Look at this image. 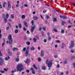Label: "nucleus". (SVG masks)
Instances as JSON below:
<instances>
[{"label": "nucleus", "mask_w": 75, "mask_h": 75, "mask_svg": "<svg viewBox=\"0 0 75 75\" xmlns=\"http://www.w3.org/2000/svg\"><path fill=\"white\" fill-rule=\"evenodd\" d=\"M51 62H52V60L50 61L48 59H47L46 61V64H48V67L49 68H51V65H52Z\"/></svg>", "instance_id": "1"}, {"label": "nucleus", "mask_w": 75, "mask_h": 75, "mask_svg": "<svg viewBox=\"0 0 75 75\" xmlns=\"http://www.w3.org/2000/svg\"><path fill=\"white\" fill-rule=\"evenodd\" d=\"M17 70L19 71H21L23 70V65L21 64H19L18 65L17 67Z\"/></svg>", "instance_id": "2"}, {"label": "nucleus", "mask_w": 75, "mask_h": 75, "mask_svg": "<svg viewBox=\"0 0 75 75\" xmlns=\"http://www.w3.org/2000/svg\"><path fill=\"white\" fill-rule=\"evenodd\" d=\"M32 24L31 29V33H33L34 32V28H35V25H34V21L32 20L31 22Z\"/></svg>", "instance_id": "3"}, {"label": "nucleus", "mask_w": 75, "mask_h": 75, "mask_svg": "<svg viewBox=\"0 0 75 75\" xmlns=\"http://www.w3.org/2000/svg\"><path fill=\"white\" fill-rule=\"evenodd\" d=\"M11 35H9V45H11L13 43V39L11 38Z\"/></svg>", "instance_id": "4"}, {"label": "nucleus", "mask_w": 75, "mask_h": 75, "mask_svg": "<svg viewBox=\"0 0 75 75\" xmlns=\"http://www.w3.org/2000/svg\"><path fill=\"white\" fill-rule=\"evenodd\" d=\"M74 42L73 41H71V45L69 47V48H72L74 47Z\"/></svg>", "instance_id": "5"}, {"label": "nucleus", "mask_w": 75, "mask_h": 75, "mask_svg": "<svg viewBox=\"0 0 75 75\" xmlns=\"http://www.w3.org/2000/svg\"><path fill=\"white\" fill-rule=\"evenodd\" d=\"M3 61H4V60L3 58H0V65H2L3 64Z\"/></svg>", "instance_id": "6"}, {"label": "nucleus", "mask_w": 75, "mask_h": 75, "mask_svg": "<svg viewBox=\"0 0 75 75\" xmlns=\"http://www.w3.org/2000/svg\"><path fill=\"white\" fill-rule=\"evenodd\" d=\"M3 18L4 19V21L5 23H7V18H6L5 17L4 14H3Z\"/></svg>", "instance_id": "7"}, {"label": "nucleus", "mask_w": 75, "mask_h": 75, "mask_svg": "<svg viewBox=\"0 0 75 75\" xmlns=\"http://www.w3.org/2000/svg\"><path fill=\"white\" fill-rule=\"evenodd\" d=\"M30 59H27L26 60H25L24 61V62L26 64H28V63H29V62H30Z\"/></svg>", "instance_id": "8"}, {"label": "nucleus", "mask_w": 75, "mask_h": 75, "mask_svg": "<svg viewBox=\"0 0 75 75\" xmlns=\"http://www.w3.org/2000/svg\"><path fill=\"white\" fill-rule=\"evenodd\" d=\"M41 55L42 57L44 56V51L43 50H41Z\"/></svg>", "instance_id": "9"}, {"label": "nucleus", "mask_w": 75, "mask_h": 75, "mask_svg": "<svg viewBox=\"0 0 75 75\" xmlns=\"http://www.w3.org/2000/svg\"><path fill=\"white\" fill-rule=\"evenodd\" d=\"M28 55H30V54L28 53V50H27L26 51L25 56L27 57Z\"/></svg>", "instance_id": "10"}, {"label": "nucleus", "mask_w": 75, "mask_h": 75, "mask_svg": "<svg viewBox=\"0 0 75 75\" xmlns=\"http://www.w3.org/2000/svg\"><path fill=\"white\" fill-rule=\"evenodd\" d=\"M30 69L32 70V74H35V71H34V69L33 68H31Z\"/></svg>", "instance_id": "11"}, {"label": "nucleus", "mask_w": 75, "mask_h": 75, "mask_svg": "<svg viewBox=\"0 0 75 75\" xmlns=\"http://www.w3.org/2000/svg\"><path fill=\"white\" fill-rule=\"evenodd\" d=\"M8 8H11V5L9 1H8Z\"/></svg>", "instance_id": "12"}, {"label": "nucleus", "mask_w": 75, "mask_h": 75, "mask_svg": "<svg viewBox=\"0 0 75 75\" xmlns=\"http://www.w3.org/2000/svg\"><path fill=\"white\" fill-rule=\"evenodd\" d=\"M18 50V49L16 47H14L12 48L13 51H15Z\"/></svg>", "instance_id": "13"}, {"label": "nucleus", "mask_w": 75, "mask_h": 75, "mask_svg": "<svg viewBox=\"0 0 75 75\" xmlns=\"http://www.w3.org/2000/svg\"><path fill=\"white\" fill-rule=\"evenodd\" d=\"M33 19L34 20H37L38 19V18L37 16H33Z\"/></svg>", "instance_id": "14"}, {"label": "nucleus", "mask_w": 75, "mask_h": 75, "mask_svg": "<svg viewBox=\"0 0 75 75\" xmlns=\"http://www.w3.org/2000/svg\"><path fill=\"white\" fill-rule=\"evenodd\" d=\"M10 57H9V56H8V57H6L5 58V61H8V59H10Z\"/></svg>", "instance_id": "15"}, {"label": "nucleus", "mask_w": 75, "mask_h": 75, "mask_svg": "<svg viewBox=\"0 0 75 75\" xmlns=\"http://www.w3.org/2000/svg\"><path fill=\"white\" fill-rule=\"evenodd\" d=\"M30 51H34L35 50V47H32L30 48Z\"/></svg>", "instance_id": "16"}, {"label": "nucleus", "mask_w": 75, "mask_h": 75, "mask_svg": "<svg viewBox=\"0 0 75 75\" xmlns=\"http://www.w3.org/2000/svg\"><path fill=\"white\" fill-rule=\"evenodd\" d=\"M11 17L12 18H13V19H14V16L13 14H11Z\"/></svg>", "instance_id": "17"}, {"label": "nucleus", "mask_w": 75, "mask_h": 75, "mask_svg": "<svg viewBox=\"0 0 75 75\" xmlns=\"http://www.w3.org/2000/svg\"><path fill=\"white\" fill-rule=\"evenodd\" d=\"M33 68H34L35 69H37L38 68L37 67H36V65H35V64H33Z\"/></svg>", "instance_id": "18"}, {"label": "nucleus", "mask_w": 75, "mask_h": 75, "mask_svg": "<svg viewBox=\"0 0 75 75\" xmlns=\"http://www.w3.org/2000/svg\"><path fill=\"white\" fill-rule=\"evenodd\" d=\"M24 23L26 27H28V25H27V23H26V22H25V21H24Z\"/></svg>", "instance_id": "19"}, {"label": "nucleus", "mask_w": 75, "mask_h": 75, "mask_svg": "<svg viewBox=\"0 0 75 75\" xmlns=\"http://www.w3.org/2000/svg\"><path fill=\"white\" fill-rule=\"evenodd\" d=\"M61 34H64L65 33V31L63 29H62L61 30Z\"/></svg>", "instance_id": "20"}, {"label": "nucleus", "mask_w": 75, "mask_h": 75, "mask_svg": "<svg viewBox=\"0 0 75 75\" xmlns=\"http://www.w3.org/2000/svg\"><path fill=\"white\" fill-rule=\"evenodd\" d=\"M25 18V15H23L22 16L21 18H22V19H24Z\"/></svg>", "instance_id": "21"}, {"label": "nucleus", "mask_w": 75, "mask_h": 75, "mask_svg": "<svg viewBox=\"0 0 75 75\" xmlns=\"http://www.w3.org/2000/svg\"><path fill=\"white\" fill-rule=\"evenodd\" d=\"M9 17V15L8 13H6V18H8Z\"/></svg>", "instance_id": "22"}, {"label": "nucleus", "mask_w": 75, "mask_h": 75, "mask_svg": "<svg viewBox=\"0 0 75 75\" xmlns=\"http://www.w3.org/2000/svg\"><path fill=\"white\" fill-rule=\"evenodd\" d=\"M65 47V44L64 43H63L62 45V48H64Z\"/></svg>", "instance_id": "23"}, {"label": "nucleus", "mask_w": 75, "mask_h": 75, "mask_svg": "<svg viewBox=\"0 0 75 75\" xmlns=\"http://www.w3.org/2000/svg\"><path fill=\"white\" fill-rule=\"evenodd\" d=\"M1 30H0V40L1 38L2 37V35H1Z\"/></svg>", "instance_id": "24"}, {"label": "nucleus", "mask_w": 75, "mask_h": 75, "mask_svg": "<svg viewBox=\"0 0 75 75\" xmlns=\"http://www.w3.org/2000/svg\"><path fill=\"white\" fill-rule=\"evenodd\" d=\"M48 40L49 41H50V40H51V37L50 36H48Z\"/></svg>", "instance_id": "25"}, {"label": "nucleus", "mask_w": 75, "mask_h": 75, "mask_svg": "<svg viewBox=\"0 0 75 75\" xmlns=\"http://www.w3.org/2000/svg\"><path fill=\"white\" fill-rule=\"evenodd\" d=\"M42 69L43 70H45V69H46V68H45V66H43L42 67Z\"/></svg>", "instance_id": "26"}, {"label": "nucleus", "mask_w": 75, "mask_h": 75, "mask_svg": "<svg viewBox=\"0 0 75 75\" xmlns=\"http://www.w3.org/2000/svg\"><path fill=\"white\" fill-rule=\"evenodd\" d=\"M18 32V29H16L15 31V34H17Z\"/></svg>", "instance_id": "27"}, {"label": "nucleus", "mask_w": 75, "mask_h": 75, "mask_svg": "<svg viewBox=\"0 0 75 75\" xmlns=\"http://www.w3.org/2000/svg\"><path fill=\"white\" fill-rule=\"evenodd\" d=\"M26 44L28 45H30V42H26Z\"/></svg>", "instance_id": "28"}, {"label": "nucleus", "mask_w": 75, "mask_h": 75, "mask_svg": "<svg viewBox=\"0 0 75 75\" xmlns=\"http://www.w3.org/2000/svg\"><path fill=\"white\" fill-rule=\"evenodd\" d=\"M70 52L71 53H74V50L73 49H71L70 50Z\"/></svg>", "instance_id": "29"}, {"label": "nucleus", "mask_w": 75, "mask_h": 75, "mask_svg": "<svg viewBox=\"0 0 75 75\" xmlns=\"http://www.w3.org/2000/svg\"><path fill=\"white\" fill-rule=\"evenodd\" d=\"M56 42H57V43H60V41L59 40H56L55 41Z\"/></svg>", "instance_id": "30"}, {"label": "nucleus", "mask_w": 75, "mask_h": 75, "mask_svg": "<svg viewBox=\"0 0 75 75\" xmlns=\"http://www.w3.org/2000/svg\"><path fill=\"white\" fill-rule=\"evenodd\" d=\"M19 28H21L22 27V26H21V24H19L18 25Z\"/></svg>", "instance_id": "31"}, {"label": "nucleus", "mask_w": 75, "mask_h": 75, "mask_svg": "<svg viewBox=\"0 0 75 75\" xmlns=\"http://www.w3.org/2000/svg\"><path fill=\"white\" fill-rule=\"evenodd\" d=\"M54 31H55V32H56V33L57 32V29L55 28H54L53 29Z\"/></svg>", "instance_id": "32"}, {"label": "nucleus", "mask_w": 75, "mask_h": 75, "mask_svg": "<svg viewBox=\"0 0 75 75\" xmlns=\"http://www.w3.org/2000/svg\"><path fill=\"white\" fill-rule=\"evenodd\" d=\"M24 7H28V5L27 4H25L24 5Z\"/></svg>", "instance_id": "33"}, {"label": "nucleus", "mask_w": 75, "mask_h": 75, "mask_svg": "<svg viewBox=\"0 0 75 75\" xmlns=\"http://www.w3.org/2000/svg\"><path fill=\"white\" fill-rule=\"evenodd\" d=\"M62 18L63 19H66L67 18V17L65 16H63Z\"/></svg>", "instance_id": "34"}, {"label": "nucleus", "mask_w": 75, "mask_h": 75, "mask_svg": "<svg viewBox=\"0 0 75 75\" xmlns=\"http://www.w3.org/2000/svg\"><path fill=\"white\" fill-rule=\"evenodd\" d=\"M19 7V4H17L16 5V8H18Z\"/></svg>", "instance_id": "35"}, {"label": "nucleus", "mask_w": 75, "mask_h": 75, "mask_svg": "<svg viewBox=\"0 0 75 75\" xmlns=\"http://www.w3.org/2000/svg\"><path fill=\"white\" fill-rule=\"evenodd\" d=\"M16 61H17V62H18V61H19V59L18 58H16Z\"/></svg>", "instance_id": "36"}, {"label": "nucleus", "mask_w": 75, "mask_h": 75, "mask_svg": "<svg viewBox=\"0 0 75 75\" xmlns=\"http://www.w3.org/2000/svg\"><path fill=\"white\" fill-rule=\"evenodd\" d=\"M41 30H42V27H39V31H41Z\"/></svg>", "instance_id": "37"}, {"label": "nucleus", "mask_w": 75, "mask_h": 75, "mask_svg": "<svg viewBox=\"0 0 75 75\" xmlns=\"http://www.w3.org/2000/svg\"><path fill=\"white\" fill-rule=\"evenodd\" d=\"M33 41L35 42H36V41H37V39L34 38L33 39Z\"/></svg>", "instance_id": "38"}, {"label": "nucleus", "mask_w": 75, "mask_h": 75, "mask_svg": "<svg viewBox=\"0 0 75 75\" xmlns=\"http://www.w3.org/2000/svg\"><path fill=\"white\" fill-rule=\"evenodd\" d=\"M64 64H67V60L64 61Z\"/></svg>", "instance_id": "39"}, {"label": "nucleus", "mask_w": 75, "mask_h": 75, "mask_svg": "<svg viewBox=\"0 0 75 75\" xmlns=\"http://www.w3.org/2000/svg\"><path fill=\"white\" fill-rule=\"evenodd\" d=\"M57 21V18H54L53 20V22H55V21Z\"/></svg>", "instance_id": "40"}, {"label": "nucleus", "mask_w": 75, "mask_h": 75, "mask_svg": "<svg viewBox=\"0 0 75 75\" xmlns=\"http://www.w3.org/2000/svg\"><path fill=\"white\" fill-rule=\"evenodd\" d=\"M1 73H4V72H5V71L3 70H1Z\"/></svg>", "instance_id": "41"}, {"label": "nucleus", "mask_w": 75, "mask_h": 75, "mask_svg": "<svg viewBox=\"0 0 75 75\" xmlns=\"http://www.w3.org/2000/svg\"><path fill=\"white\" fill-rule=\"evenodd\" d=\"M47 35L48 36V37H49L50 36V33H47Z\"/></svg>", "instance_id": "42"}, {"label": "nucleus", "mask_w": 75, "mask_h": 75, "mask_svg": "<svg viewBox=\"0 0 75 75\" xmlns=\"http://www.w3.org/2000/svg\"><path fill=\"white\" fill-rule=\"evenodd\" d=\"M6 30H9V26L7 27L6 28Z\"/></svg>", "instance_id": "43"}, {"label": "nucleus", "mask_w": 75, "mask_h": 75, "mask_svg": "<svg viewBox=\"0 0 75 75\" xmlns=\"http://www.w3.org/2000/svg\"><path fill=\"white\" fill-rule=\"evenodd\" d=\"M3 6H2V5H1V4H0V8H2Z\"/></svg>", "instance_id": "44"}, {"label": "nucleus", "mask_w": 75, "mask_h": 75, "mask_svg": "<svg viewBox=\"0 0 75 75\" xmlns=\"http://www.w3.org/2000/svg\"><path fill=\"white\" fill-rule=\"evenodd\" d=\"M42 29L44 30V31H45V27H43L42 28Z\"/></svg>", "instance_id": "45"}, {"label": "nucleus", "mask_w": 75, "mask_h": 75, "mask_svg": "<svg viewBox=\"0 0 75 75\" xmlns=\"http://www.w3.org/2000/svg\"><path fill=\"white\" fill-rule=\"evenodd\" d=\"M2 56V53L1 52V51L0 50V57Z\"/></svg>", "instance_id": "46"}, {"label": "nucleus", "mask_w": 75, "mask_h": 75, "mask_svg": "<svg viewBox=\"0 0 75 75\" xmlns=\"http://www.w3.org/2000/svg\"><path fill=\"white\" fill-rule=\"evenodd\" d=\"M8 27H10V25H10V23H8Z\"/></svg>", "instance_id": "47"}, {"label": "nucleus", "mask_w": 75, "mask_h": 75, "mask_svg": "<svg viewBox=\"0 0 75 75\" xmlns=\"http://www.w3.org/2000/svg\"><path fill=\"white\" fill-rule=\"evenodd\" d=\"M27 33L28 34H30V32L28 31H27Z\"/></svg>", "instance_id": "48"}, {"label": "nucleus", "mask_w": 75, "mask_h": 75, "mask_svg": "<svg viewBox=\"0 0 75 75\" xmlns=\"http://www.w3.org/2000/svg\"><path fill=\"white\" fill-rule=\"evenodd\" d=\"M26 50V48L25 47L23 49V51H25Z\"/></svg>", "instance_id": "49"}, {"label": "nucleus", "mask_w": 75, "mask_h": 75, "mask_svg": "<svg viewBox=\"0 0 75 75\" xmlns=\"http://www.w3.org/2000/svg\"><path fill=\"white\" fill-rule=\"evenodd\" d=\"M46 17L47 18V19H49V18H50V17L48 16H46Z\"/></svg>", "instance_id": "50"}, {"label": "nucleus", "mask_w": 75, "mask_h": 75, "mask_svg": "<svg viewBox=\"0 0 75 75\" xmlns=\"http://www.w3.org/2000/svg\"><path fill=\"white\" fill-rule=\"evenodd\" d=\"M26 71L27 72V73H28L29 72H30V70H26Z\"/></svg>", "instance_id": "51"}, {"label": "nucleus", "mask_w": 75, "mask_h": 75, "mask_svg": "<svg viewBox=\"0 0 75 75\" xmlns=\"http://www.w3.org/2000/svg\"><path fill=\"white\" fill-rule=\"evenodd\" d=\"M5 45V43L4 42L2 44V46L3 47V46L4 45Z\"/></svg>", "instance_id": "52"}, {"label": "nucleus", "mask_w": 75, "mask_h": 75, "mask_svg": "<svg viewBox=\"0 0 75 75\" xmlns=\"http://www.w3.org/2000/svg\"><path fill=\"white\" fill-rule=\"evenodd\" d=\"M38 61H41V58H38Z\"/></svg>", "instance_id": "53"}, {"label": "nucleus", "mask_w": 75, "mask_h": 75, "mask_svg": "<svg viewBox=\"0 0 75 75\" xmlns=\"http://www.w3.org/2000/svg\"><path fill=\"white\" fill-rule=\"evenodd\" d=\"M4 69L5 71H7V70H8V69Z\"/></svg>", "instance_id": "54"}, {"label": "nucleus", "mask_w": 75, "mask_h": 75, "mask_svg": "<svg viewBox=\"0 0 75 75\" xmlns=\"http://www.w3.org/2000/svg\"><path fill=\"white\" fill-rule=\"evenodd\" d=\"M44 42H46L47 40L46 39H45L44 40Z\"/></svg>", "instance_id": "55"}, {"label": "nucleus", "mask_w": 75, "mask_h": 75, "mask_svg": "<svg viewBox=\"0 0 75 75\" xmlns=\"http://www.w3.org/2000/svg\"><path fill=\"white\" fill-rule=\"evenodd\" d=\"M23 29V30H24V31H26V28H25L24 27Z\"/></svg>", "instance_id": "56"}, {"label": "nucleus", "mask_w": 75, "mask_h": 75, "mask_svg": "<svg viewBox=\"0 0 75 75\" xmlns=\"http://www.w3.org/2000/svg\"><path fill=\"white\" fill-rule=\"evenodd\" d=\"M66 74H69V72L68 71H67L66 72Z\"/></svg>", "instance_id": "57"}, {"label": "nucleus", "mask_w": 75, "mask_h": 75, "mask_svg": "<svg viewBox=\"0 0 75 75\" xmlns=\"http://www.w3.org/2000/svg\"><path fill=\"white\" fill-rule=\"evenodd\" d=\"M46 10H44L43 11V12L44 13H46Z\"/></svg>", "instance_id": "58"}, {"label": "nucleus", "mask_w": 75, "mask_h": 75, "mask_svg": "<svg viewBox=\"0 0 75 75\" xmlns=\"http://www.w3.org/2000/svg\"><path fill=\"white\" fill-rule=\"evenodd\" d=\"M61 75H64V72H61Z\"/></svg>", "instance_id": "59"}, {"label": "nucleus", "mask_w": 75, "mask_h": 75, "mask_svg": "<svg viewBox=\"0 0 75 75\" xmlns=\"http://www.w3.org/2000/svg\"><path fill=\"white\" fill-rule=\"evenodd\" d=\"M57 68H59V64L57 65Z\"/></svg>", "instance_id": "60"}, {"label": "nucleus", "mask_w": 75, "mask_h": 75, "mask_svg": "<svg viewBox=\"0 0 75 75\" xmlns=\"http://www.w3.org/2000/svg\"><path fill=\"white\" fill-rule=\"evenodd\" d=\"M40 48H41L40 47H38V50H40Z\"/></svg>", "instance_id": "61"}, {"label": "nucleus", "mask_w": 75, "mask_h": 75, "mask_svg": "<svg viewBox=\"0 0 75 75\" xmlns=\"http://www.w3.org/2000/svg\"><path fill=\"white\" fill-rule=\"evenodd\" d=\"M68 22L69 23H70V24H72V23H71V21H69Z\"/></svg>", "instance_id": "62"}, {"label": "nucleus", "mask_w": 75, "mask_h": 75, "mask_svg": "<svg viewBox=\"0 0 75 75\" xmlns=\"http://www.w3.org/2000/svg\"><path fill=\"white\" fill-rule=\"evenodd\" d=\"M32 13L33 14H35V12L34 11Z\"/></svg>", "instance_id": "63"}, {"label": "nucleus", "mask_w": 75, "mask_h": 75, "mask_svg": "<svg viewBox=\"0 0 75 75\" xmlns=\"http://www.w3.org/2000/svg\"><path fill=\"white\" fill-rule=\"evenodd\" d=\"M54 57L55 58H57V55L54 56Z\"/></svg>", "instance_id": "64"}]
</instances>
